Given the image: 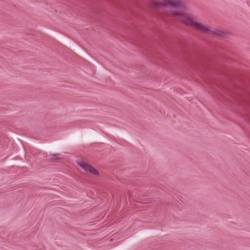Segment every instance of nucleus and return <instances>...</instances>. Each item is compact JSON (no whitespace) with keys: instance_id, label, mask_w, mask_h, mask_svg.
I'll return each instance as SVG.
<instances>
[{"instance_id":"1","label":"nucleus","mask_w":250,"mask_h":250,"mask_svg":"<svg viewBox=\"0 0 250 250\" xmlns=\"http://www.w3.org/2000/svg\"><path fill=\"white\" fill-rule=\"evenodd\" d=\"M174 15L179 17L181 21L187 26L194 27L196 30H199L202 32H207L208 29L206 26H203L201 24L195 21L191 18L186 17L183 14L178 12H174Z\"/></svg>"},{"instance_id":"2","label":"nucleus","mask_w":250,"mask_h":250,"mask_svg":"<svg viewBox=\"0 0 250 250\" xmlns=\"http://www.w3.org/2000/svg\"><path fill=\"white\" fill-rule=\"evenodd\" d=\"M78 165L85 171L89 172L95 175L98 176L99 175L98 170L95 168L89 165L88 163L83 162H81L78 163Z\"/></svg>"},{"instance_id":"3","label":"nucleus","mask_w":250,"mask_h":250,"mask_svg":"<svg viewBox=\"0 0 250 250\" xmlns=\"http://www.w3.org/2000/svg\"><path fill=\"white\" fill-rule=\"evenodd\" d=\"M175 9H181L183 5L179 0H163Z\"/></svg>"},{"instance_id":"4","label":"nucleus","mask_w":250,"mask_h":250,"mask_svg":"<svg viewBox=\"0 0 250 250\" xmlns=\"http://www.w3.org/2000/svg\"><path fill=\"white\" fill-rule=\"evenodd\" d=\"M206 27H208V31L207 32H205L206 33H208L209 32H212L214 34H215L217 36L221 37H225V36L226 35V33L223 31H221L220 30H217V29H214L212 28H209V26H206Z\"/></svg>"},{"instance_id":"5","label":"nucleus","mask_w":250,"mask_h":250,"mask_svg":"<svg viewBox=\"0 0 250 250\" xmlns=\"http://www.w3.org/2000/svg\"><path fill=\"white\" fill-rule=\"evenodd\" d=\"M50 160L52 162H55L56 160L61 159V155L60 154H53L50 156Z\"/></svg>"},{"instance_id":"6","label":"nucleus","mask_w":250,"mask_h":250,"mask_svg":"<svg viewBox=\"0 0 250 250\" xmlns=\"http://www.w3.org/2000/svg\"><path fill=\"white\" fill-rule=\"evenodd\" d=\"M161 5H162V4H161L160 3H157L156 4V5L159 6H161Z\"/></svg>"}]
</instances>
